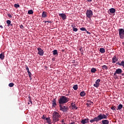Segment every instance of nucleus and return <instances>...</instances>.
<instances>
[{"label": "nucleus", "mask_w": 124, "mask_h": 124, "mask_svg": "<svg viewBox=\"0 0 124 124\" xmlns=\"http://www.w3.org/2000/svg\"><path fill=\"white\" fill-rule=\"evenodd\" d=\"M108 114H107V115L105 114H102V113H100L99 115H98L97 117H94V118L90 120V122L91 124H93V123H94V122H99V121H101V120H103V119H107L108 118Z\"/></svg>", "instance_id": "1"}, {"label": "nucleus", "mask_w": 124, "mask_h": 124, "mask_svg": "<svg viewBox=\"0 0 124 124\" xmlns=\"http://www.w3.org/2000/svg\"><path fill=\"white\" fill-rule=\"evenodd\" d=\"M61 118V115L60 113L57 111H54L52 114V122L53 124L57 123L60 121V118Z\"/></svg>", "instance_id": "2"}, {"label": "nucleus", "mask_w": 124, "mask_h": 124, "mask_svg": "<svg viewBox=\"0 0 124 124\" xmlns=\"http://www.w3.org/2000/svg\"><path fill=\"white\" fill-rule=\"evenodd\" d=\"M69 101V98L65 96H61L58 100L59 105L64 104Z\"/></svg>", "instance_id": "3"}, {"label": "nucleus", "mask_w": 124, "mask_h": 124, "mask_svg": "<svg viewBox=\"0 0 124 124\" xmlns=\"http://www.w3.org/2000/svg\"><path fill=\"white\" fill-rule=\"evenodd\" d=\"M119 37L121 39H124V29H119Z\"/></svg>", "instance_id": "4"}, {"label": "nucleus", "mask_w": 124, "mask_h": 124, "mask_svg": "<svg viewBox=\"0 0 124 124\" xmlns=\"http://www.w3.org/2000/svg\"><path fill=\"white\" fill-rule=\"evenodd\" d=\"M59 107H60L61 111H62V112H67V110H68V107L62 106V105H59Z\"/></svg>", "instance_id": "5"}, {"label": "nucleus", "mask_w": 124, "mask_h": 124, "mask_svg": "<svg viewBox=\"0 0 124 124\" xmlns=\"http://www.w3.org/2000/svg\"><path fill=\"white\" fill-rule=\"evenodd\" d=\"M122 73H123V70H122V69L118 68L116 70V71L113 75V76H114V77L117 78V76L116 74H118V75H121V74H122Z\"/></svg>", "instance_id": "6"}, {"label": "nucleus", "mask_w": 124, "mask_h": 124, "mask_svg": "<svg viewBox=\"0 0 124 124\" xmlns=\"http://www.w3.org/2000/svg\"><path fill=\"white\" fill-rule=\"evenodd\" d=\"M86 15L88 18H89V19H91V18L93 17V11L92 10H88L86 11Z\"/></svg>", "instance_id": "7"}, {"label": "nucleus", "mask_w": 124, "mask_h": 124, "mask_svg": "<svg viewBox=\"0 0 124 124\" xmlns=\"http://www.w3.org/2000/svg\"><path fill=\"white\" fill-rule=\"evenodd\" d=\"M37 50H38V54L40 56H43V55H44V51L41 48L38 47Z\"/></svg>", "instance_id": "8"}, {"label": "nucleus", "mask_w": 124, "mask_h": 124, "mask_svg": "<svg viewBox=\"0 0 124 124\" xmlns=\"http://www.w3.org/2000/svg\"><path fill=\"white\" fill-rule=\"evenodd\" d=\"M100 81V79H97L95 82V84H93V87H95V88H98V87H99V82Z\"/></svg>", "instance_id": "9"}, {"label": "nucleus", "mask_w": 124, "mask_h": 124, "mask_svg": "<svg viewBox=\"0 0 124 124\" xmlns=\"http://www.w3.org/2000/svg\"><path fill=\"white\" fill-rule=\"evenodd\" d=\"M89 118H85L84 119H82L80 123L82 124H89Z\"/></svg>", "instance_id": "10"}, {"label": "nucleus", "mask_w": 124, "mask_h": 124, "mask_svg": "<svg viewBox=\"0 0 124 124\" xmlns=\"http://www.w3.org/2000/svg\"><path fill=\"white\" fill-rule=\"evenodd\" d=\"M52 107H54V108H56L57 106V99L56 98L53 99L52 101Z\"/></svg>", "instance_id": "11"}, {"label": "nucleus", "mask_w": 124, "mask_h": 124, "mask_svg": "<svg viewBox=\"0 0 124 124\" xmlns=\"http://www.w3.org/2000/svg\"><path fill=\"white\" fill-rule=\"evenodd\" d=\"M59 16L60 17H61L62 18V20H66V16L65 14L62 13V14H59Z\"/></svg>", "instance_id": "12"}, {"label": "nucleus", "mask_w": 124, "mask_h": 124, "mask_svg": "<svg viewBox=\"0 0 124 124\" xmlns=\"http://www.w3.org/2000/svg\"><path fill=\"white\" fill-rule=\"evenodd\" d=\"M115 12H116V9L114 8L110 9L108 11V14H110V15H111V14L110 13L113 14L115 13Z\"/></svg>", "instance_id": "13"}, {"label": "nucleus", "mask_w": 124, "mask_h": 124, "mask_svg": "<svg viewBox=\"0 0 124 124\" xmlns=\"http://www.w3.org/2000/svg\"><path fill=\"white\" fill-rule=\"evenodd\" d=\"M118 61V58H117V56H114L112 58V63H115L116 62Z\"/></svg>", "instance_id": "14"}, {"label": "nucleus", "mask_w": 124, "mask_h": 124, "mask_svg": "<svg viewBox=\"0 0 124 124\" xmlns=\"http://www.w3.org/2000/svg\"><path fill=\"white\" fill-rule=\"evenodd\" d=\"M102 124H109V120H104L102 121Z\"/></svg>", "instance_id": "15"}, {"label": "nucleus", "mask_w": 124, "mask_h": 124, "mask_svg": "<svg viewBox=\"0 0 124 124\" xmlns=\"http://www.w3.org/2000/svg\"><path fill=\"white\" fill-rule=\"evenodd\" d=\"M47 13L46 12H43L42 17V18H46L47 17Z\"/></svg>", "instance_id": "16"}, {"label": "nucleus", "mask_w": 124, "mask_h": 124, "mask_svg": "<svg viewBox=\"0 0 124 124\" xmlns=\"http://www.w3.org/2000/svg\"><path fill=\"white\" fill-rule=\"evenodd\" d=\"M102 69H103V70H107V69H108V66L106 65L102 66Z\"/></svg>", "instance_id": "17"}, {"label": "nucleus", "mask_w": 124, "mask_h": 124, "mask_svg": "<svg viewBox=\"0 0 124 124\" xmlns=\"http://www.w3.org/2000/svg\"><path fill=\"white\" fill-rule=\"evenodd\" d=\"M99 51L101 54H104L105 53V49L104 48H100Z\"/></svg>", "instance_id": "18"}, {"label": "nucleus", "mask_w": 124, "mask_h": 124, "mask_svg": "<svg viewBox=\"0 0 124 124\" xmlns=\"http://www.w3.org/2000/svg\"><path fill=\"white\" fill-rule=\"evenodd\" d=\"M79 94H80V96L83 97V96H85L86 93V92H85V91H82V92H80Z\"/></svg>", "instance_id": "19"}, {"label": "nucleus", "mask_w": 124, "mask_h": 124, "mask_svg": "<svg viewBox=\"0 0 124 124\" xmlns=\"http://www.w3.org/2000/svg\"><path fill=\"white\" fill-rule=\"evenodd\" d=\"M72 107H73V109H75L76 110H77L78 109V107L76 106L75 104L73 105V103H71Z\"/></svg>", "instance_id": "20"}, {"label": "nucleus", "mask_w": 124, "mask_h": 124, "mask_svg": "<svg viewBox=\"0 0 124 124\" xmlns=\"http://www.w3.org/2000/svg\"><path fill=\"white\" fill-rule=\"evenodd\" d=\"M91 71L92 73H95V72H96V69L95 68H92Z\"/></svg>", "instance_id": "21"}, {"label": "nucleus", "mask_w": 124, "mask_h": 124, "mask_svg": "<svg viewBox=\"0 0 124 124\" xmlns=\"http://www.w3.org/2000/svg\"><path fill=\"white\" fill-rule=\"evenodd\" d=\"M53 52V55L54 56L56 55H58V50H57V49H55L54 50H53L52 51Z\"/></svg>", "instance_id": "22"}, {"label": "nucleus", "mask_w": 124, "mask_h": 124, "mask_svg": "<svg viewBox=\"0 0 124 124\" xmlns=\"http://www.w3.org/2000/svg\"><path fill=\"white\" fill-rule=\"evenodd\" d=\"M28 13L29 14V15H31L33 14V11H32V10H29Z\"/></svg>", "instance_id": "23"}, {"label": "nucleus", "mask_w": 124, "mask_h": 124, "mask_svg": "<svg viewBox=\"0 0 124 124\" xmlns=\"http://www.w3.org/2000/svg\"><path fill=\"white\" fill-rule=\"evenodd\" d=\"M73 88L74 90H75V91H77V90H78V85H74Z\"/></svg>", "instance_id": "24"}, {"label": "nucleus", "mask_w": 124, "mask_h": 124, "mask_svg": "<svg viewBox=\"0 0 124 124\" xmlns=\"http://www.w3.org/2000/svg\"><path fill=\"white\" fill-rule=\"evenodd\" d=\"M27 73H28L29 77L30 78V80H31V73L30 71H28Z\"/></svg>", "instance_id": "25"}, {"label": "nucleus", "mask_w": 124, "mask_h": 124, "mask_svg": "<svg viewBox=\"0 0 124 124\" xmlns=\"http://www.w3.org/2000/svg\"><path fill=\"white\" fill-rule=\"evenodd\" d=\"M117 108L118 110H121L122 108H123V105L119 104Z\"/></svg>", "instance_id": "26"}, {"label": "nucleus", "mask_w": 124, "mask_h": 124, "mask_svg": "<svg viewBox=\"0 0 124 124\" xmlns=\"http://www.w3.org/2000/svg\"><path fill=\"white\" fill-rule=\"evenodd\" d=\"M0 60H3L4 59V55L2 54V53L0 54Z\"/></svg>", "instance_id": "27"}, {"label": "nucleus", "mask_w": 124, "mask_h": 124, "mask_svg": "<svg viewBox=\"0 0 124 124\" xmlns=\"http://www.w3.org/2000/svg\"><path fill=\"white\" fill-rule=\"evenodd\" d=\"M80 31H87V29H86V28H85V27L80 28Z\"/></svg>", "instance_id": "28"}, {"label": "nucleus", "mask_w": 124, "mask_h": 124, "mask_svg": "<svg viewBox=\"0 0 124 124\" xmlns=\"http://www.w3.org/2000/svg\"><path fill=\"white\" fill-rule=\"evenodd\" d=\"M6 23L8 25V26H10V24H11V21L8 20H7Z\"/></svg>", "instance_id": "29"}, {"label": "nucleus", "mask_w": 124, "mask_h": 124, "mask_svg": "<svg viewBox=\"0 0 124 124\" xmlns=\"http://www.w3.org/2000/svg\"><path fill=\"white\" fill-rule=\"evenodd\" d=\"M123 62H121V63H120V62H116V64H118V65H120L121 66H123Z\"/></svg>", "instance_id": "30"}, {"label": "nucleus", "mask_w": 124, "mask_h": 124, "mask_svg": "<svg viewBox=\"0 0 124 124\" xmlns=\"http://www.w3.org/2000/svg\"><path fill=\"white\" fill-rule=\"evenodd\" d=\"M93 102H90V103H87V104H86V105H87V106L88 107H89V106H90V105H92V104H93Z\"/></svg>", "instance_id": "31"}, {"label": "nucleus", "mask_w": 124, "mask_h": 124, "mask_svg": "<svg viewBox=\"0 0 124 124\" xmlns=\"http://www.w3.org/2000/svg\"><path fill=\"white\" fill-rule=\"evenodd\" d=\"M14 6H15V7H16V8H18L20 7V5L17 4H15L14 5Z\"/></svg>", "instance_id": "32"}, {"label": "nucleus", "mask_w": 124, "mask_h": 124, "mask_svg": "<svg viewBox=\"0 0 124 124\" xmlns=\"http://www.w3.org/2000/svg\"><path fill=\"white\" fill-rule=\"evenodd\" d=\"M25 68L26 70H27V72H29L30 71V69L29 68V67L27 65H25Z\"/></svg>", "instance_id": "33"}, {"label": "nucleus", "mask_w": 124, "mask_h": 124, "mask_svg": "<svg viewBox=\"0 0 124 124\" xmlns=\"http://www.w3.org/2000/svg\"><path fill=\"white\" fill-rule=\"evenodd\" d=\"M14 86V83H11L9 84V87H12Z\"/></svg>", "instance_id": "34"}, {"label": "nucleus", "mask_w": 124, "mask_h": 124, "mask_svg": "<svg viewBox=\"0 0 124 124\" xmlns=\"http://www.w3.org/2000/svg\"><path fill=\"white\" fill-rule=\"evenodd\" d=\"M29 102H30V103H31V105H32V102H31V96H29Z\"/></svg>", "instance_id": "35"}, {"label": "nucleus", "mask_w": 124, "mask_h": 124, "mask_svg": "<svg viewBox=\"0 0 124 124\" xmlns=\"http://www.w3.org/2000/svg\"><path fill=\"white\" fill-rule=\"evenodd\" d=\"M19 27L21 30H24V29H25V28L24 27V26H23V25L22 24L19 25Z\"/></svg>", "instance_id": "36"}, {"label": "nucleus", "mask_w": 124, "mask_h": 124, "mask_svg": "<svg viewBox=\"0 0 124 124\" xmlns=\"http://www.w3.org/2000/svg\"><path fill=\"white\" fill-rule=\"evenodd\" d=\"M46 123H47L48 124H52V121L51 119H50L49 120L47 121Z\"/></svg>", "instance_id": "37"}, {"label": "nucleus", "mask_w": 124, "mask_h": 124, "mask_svg": "<svg viewBox=\"0 0 124 124\" xmlns=\"http://www.w3.org/2000/svg\"><path fill=\"white\" fill-rule=\"evenodd\" d=\"M73 31H78V29L75 28V27L74 28H73Z\"/></svg>", "instance_id": "38"}, {"label": "nucleus", "mask_w": 124, "mask_h": 124, "mask_svg": "<svg viewBox=\"0 0 124 124\" xmlns=\"http://www.w3.org/2000/svg\"><path fill=\"white\" fill-rule=\"evenodd\" d=\"M115 107H111L110 108L111 109V110H113V111H115V110H116V108H115Z\"/></svg>", "instance_id": "39"}, {"label": "nucleus", "mask_w": 124, "mask_h": 124, "mask_svg": "<svg viewBox=\"0 0 124 124\" xmlns=\"http://www.w3.org/2000/svg\"><path fill=\"white\" fill-rule=\"evenodd\" d=\"M71 27L73 29H74V28H76V26H75V24H73L72 25H71Z\"/></svg>", "instance_id": "40"}, {"label": "nucleus", "mask_w": 124, "mask_h": 124, "mask_svg": "<svg viewBox=\"0 0 124 124\" xmlns=\"http://www.w3.org/2000/svg\"><path fill=\"white\" fill-rule=\"evenodd\" d=\"M45 120L46 121V122H47L48 121H49L51 119H50V117H47V118H46Z\"/></svg>", "instance_id": "41"}, {"label": "nucleus", "mask_w": 124, "mask_h": 124, "mask_svg": "<svg viewBox=\"0 0 124 124\" xmlns=\"http://www.w3.org/2000/svg\"><path fill=\"white\" fill-rule=\"evenodd\" d=\"M42 118L43 120H45V119H46V117L44 115H43Z\"/></svg>", "instance_id": "42"}, {"label": "nucleus", "mask_w": 124, "mask_h": 124, "mask_svg": "<svg viewBox=\"0 0 124 124\" xmlns=\"http://www.w3.org/2000/svg\"><path fill=\"white\" fill-rule=\"evenodd\" d=\"M8 17H9V18H12V16H11V15L8 14Z\"/></svg>", "instance_id": "43"}, {"label": "nucleus", "mask_w": 124, "mask_h": 124, "mask_svg": "<svg viewBox=\"0 0 124 124\" xmlns=\"http://www.w3.org/2000/svg\"><path fill=\"white\" fill-rule=\"evenodd\" d=\"M85 31L87 32L88 34H91V32H89L88 31H87V30H86V31Z\"/></svg>", "instance_id": "44"}, {"label": "nucleus", "mask_w": 124, "mask_h": 124, "mask_svg": "<svg viewBox=\"0 0 124 124\" xmlns=\"http://www.w3.org/2000/svg\"><path fill=\"white\" fill-rule=\"evenodd\" d=\"M88 2H91L93 0H86Z\"/></svg>", "instance_id": "45"}, {"label": "nucleus", "mask_w": 124, "mask_h": 124, "mask_svg": "<svg viewBox=\"0 0 124 124\" xmlns=\"http://www.w3.org/2000/svg\"><path fill=\"white\" fill-rule=\"evenodd\" d=\"M121 75H122V76H124V73H122Z\"/></svg>", "instance_id": "46"}, {"label": "nucleus", "mask_w": 124, "mask_h": 124, "mask_svg": "<svg viewBox=\"0 0 124 124\" xmlns=\"http://www.w3.org/2000/svg\"><path fill=\"white\" fill-rule=\"evenodd\" d=\"M0 28H1V29H3V27L2 25L0 26Z\"/></svg>", "instance_id": "47"}, {"label": "nucleus", "mask_w": 124, "mask_h": 124, "mask_svg": "<svg viewBox=\"0 0 124 124\" xmlns=\"http://www.w3.org/2000/svg\"><path fill=\"white\" fill-rule=\"evenodd\" d=\"M47 23H51V21H47Z\"/></svg>", "instance_id": "48"}, {"label": "nucleus", "mask_w": 124, "mask_h": 124, "mask_svg": "<svg viewBox=\"0 0 124 124\" xmlns=\"http://www.w3.org/2000/svg\"><path fill=\"white\" fill-rule=\"evenodd\" d=\"M45 23H47V21H45Z\"/></svg>", "instance_id": "49"}, {"label": "nucleus", "mask_w": 124, "mask_h": 124, "mask_svg": "<svg viewBox=\"0 0 124 124\" xmlns=\"http://www.w3.org/2000/svg\"><path fill=\"white\" fill-rule=\"evenodd\" d=\"M10 25V26H13V24H12L11 23Z\"/></svg>", "instance_id": "50"}, {"label": "nucleus", "mask_w": 124, "mask_h": 124, "mask_svg": "<svg viewBox=\"0 0 124 124\" xmlns=\"http://www.w3.org/2000/svg\"><path fill=\"white\" fill-rule=\"evenodd\" d=\"M31 103L30 102H28V104H31Z\"/></svg>", "instance_id": "51"}, {"label": "nucleus", "mask_w": 124, "mask_h": 124, "mask_svg": "<svg viewBox=\"0 0 124 124\" xmlns=\"http://www.w3.org/2000/svg\"><path fill=\"white\" fill-rule=\"evenodd\" d=\"M66 95H67V96H68V95H69V94H67Z\"/></svg>", "instance_id": "52"}, {"label": "nucleus", "mask_w": 124, "mask_h": 124, "mask_svg": "<svg viewBox=\"0 0 124 124\" xmlns=\"http://www.w3.org/2000/svg\"><path fill=\"white\" fill-rule=\"evenodd\" d=\"M63 122H64L63 120H62V123H63Z\"/></svg>", "instance_id": "53"}]
</instances>
